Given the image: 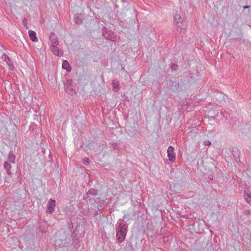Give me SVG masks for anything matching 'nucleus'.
<instances>
[{
    "instance_id": "423d86ee",
    "label": "nucleus",
    "mask_w": 251,
    "mask_h": 251,
    "mask_svg": "<svg viewBox=\"0 0 251 251\" xmlns=\"http://www.w3.org/2000/svg\"><path fill=\"white\" fill-rule=\"evenodd\" d=\"M167 85L168 87L173 92H176L179 87V84L178 82L176 81H173L171 80L169 81V82L167 83Z\"/></svg>"
},
{
    "instance_id": "6ab92c4d",
    "label": "nucleus",
    "mask_w": 251,
    "mask_h": 251,
    "mask_svg": "<svg viewBox=\"0 0 251 251\" xmlns=\"http://www.w3.org/2000/svg\"><path fill=\"white\" fill-rule=\"evenodd\" d=\"M65 90L66 91V92L69 95H74L75 94V89L72 88V87H69L68 88L65 89Z\"/></svg>"
},
{
    "instance_id": "4be33fe9",
    "label": "nucleus",
    "mask_w": 251,
    "mask_h": 251,
    "mask_svg": "<svg viewBox=\"0 0 251 251\" xmlns=\"http://www.w3.org/2000/svg\"><path fill=\"white\" fill-rule=\"evenodd\" d=\"M82 161L83 163L85 165H88L90 162L89 160V159L87 157H85V158H82Z\"/></svg>"
},
{
    "instance_id": "bb28decb",
    "label": "nucleus",
    "mask_w": 251,
    "mask_h": 251,
    "mask_svg": "<svg viewBox=\"0 0 251 251\" xmlns=\"http://www.w3.org/2000/svg\"><path fill=\"white\" fill-rule=\"evenodd\" d=\"M118 144H117V143H116L114 142V143H113L112 144V146L113 147V148L114 149H116V148H118Z\"/></svg>"
},
{
    "instance_id": "b1692460",
    "label": "nucleus",
    "mask_w": 251,
    "mask_h": 251,
    "mask_svg": "<svg viewBox=\"0 0 251 251\" xmlns=\"http://www.w3.org/2000/svg\"><path fill=\"white\" fill-rule=\"evenodd\" d=\"M178 68V66L176 64H173L171 67V69L173 71H176Z\"/></svg>"
},
{
    "instance_id": "ddd939ff",
    "label": "nucleus",
    "mask_w": 251,
    "mask_h": 251,
    "mask_svg": "<svg viewBox=\"0 0 251 251\" xmlns=\"http://www.w3.org/2000/svg\"><path fill=\"white\" fill-rule=\"evenodd\" d=\"M15 158L16 156L14 154L13 151H10L8 156V162L14 163L15 162Z\"/></svg>"
},
{
    "instance_id": "a878e982",
    "label": "nucleus",
    "mask_w": 251,
    "mask_h": 251,
    "mask_svg": "<svg viewBox=\"0 0 251 251\" xmlns=\"http://www.w3.org/2000/svg\"><path fill=\"white\" fill-rule=\"evenodd\" d=\"M89 198V195L87 192L86 194L83 196V200H86Z\"/></svg>"
},
{
    "instance_id": "7c9ffc66",
    "label": "nucleus",
    "mask_w": 251,
    "mask_h": 251,
    "mask_svg": "<svg viewBox=\"0 0 251 251\" xmlns=\"http://www.w3.org/2000/svg\"><path fill=\"white\" fill-rule=\"evenodd\" d=\"M250 7V5H245L243 7V9H247Z\"/></svg>"
},
{
    "instance_id": "0eeeda50",
    "label": "nucleus",
    "mask_w": 251,
    "mask_h": 251,
    "mask_svg": "<svg viewBox=\"0 0 251 251\" xmlns=\"http://www.w3.org/2000/svg\"><path fill=\"white\" fill-rule=\"evenodd\" d=\"M167 154L169 160L171 162H174L176 159V154L174 152V148L169 146L167 150Z\"/></svg>"
},
{
    "instance_id": "72a5a7b5",
    "label": "nucleus",
    "mask_w": 251,
    "mask_h": 251,
    "mask_svg": "<svg viewBox=\"0 0 251 251\" xmlns=\"http://www.w3.org/2000/svg\"><path fill=\"white\" fill-rule=\"evenodd\" d=\"M248 212H249V211H245V213H248Z\"/></svg>"
},
{
    "instance_id": "1a4fd4ad",
    "label": "nucleus",
    "mask_w": 251,
    "mask_h": 251,
    "mask_svg": "<svg viewBox=\"0 0 251 251\" xmlns=\"http://www.w3.org/2000/svg\"><path fill=\"white\" fill-rule=\"evenodd\" d=\"M244 197L245 200L248 203H251V193L249 189L244 190Z\"/></svg>"
},
{
    "instance_id": "c85d7f7f",
    "label": "nucleus",
    "mask_w": 251,
    "mask_h": 251,
    "mask_svg": "<svg viewBox=\"0 0 251 251\" xmlns=\"http://www.w3.org/2000/svg\"><path fill=\"white\" fill-rule=\"evenodd\" d=\"M27 23V20L26 19H24L23 21V25L25 26Z\"/></svg>"
},
{
    "instance_id": "dca6fc26",
    "label": "nucleus",
    "mask_w": 251,
    "mask_h": 251,
    "mask_svg": "<svg viewBox=\"0 0 251 251\" xmlns=\"http://www.w3.org/2000/svg\"><path fill=\"white\" fill-rule=\"evenodd\" d=\"M1 58L2 59L6 62V63L10 67L11 66V65H10V62H11V60L10 59V58L9 57V56H8L6 54L4 53L3 54V55H2V57H1Z\"/></svg>"
},
{
    "instance_id": "5701e85b",
    "label": "nucleus",
    "mask_w": 251,
    "mask_h": 251,
    "mask_svg": "<svg viewBox=\"0 0 251 251\" xmlns=\"http://www.w3.org/2000/svg\"><path fill=\"white\" fill-rule=\"evenodd\" d=\"M74 22L77 24H80L81 20L79 17H75L74 19Z\"/></svg>"
},
{
    "instance_id": "2eb2a0df",
    "label": "nucleus",
    "mask_w": 251,
    "mask_h": 251,
    "mask_svg": "<svg viewBox=\"0 0 251 251\" xmlns=\"http://www.w3.org/2000/svg\"><path fill=\"white\" fill-rule=\"evenodd\" d=\"M232 153L233 156L235 158H239L240 151L238 148H233L232 151Z\"/></svg>"
},
{
    "instance_id": "39448f33",
    "label": "nucleus",
    "mask_w": 251,
    "mask_h": 251,
    "mask_svg": "<svg viewBox=\"0 0 251 251\" xmlns=\"http://www.w3.org/2000/svg\"><path fill=\"white\" fill-rule=\"evenodd\" d=\"M55 206V201L51 199H50L47 204V212L50 214L52 213L54 211Z\"/></svg>"
},
{
    "instance_id": "9b49d317",
    "label": "nucleus",
    "mask_w": 251,
    "mask_h": 251,
    "mask_svg": "<svg viewBox=\"0 0 251 251\" xmlns=\"http://www.w3.org/2000/svg\"><path fill=\"white\" fill-rule=\"evenodd\" d=\"M113 91L118 92L120 90L119 82L117 79L113 80L112 82Z\"/></svg>"
},
{
    "instance_id": "cd10ccee",
    "label": "nucleus",
    "mask_w": 251,
    "mask_h": 251,
    "mask_svg": "<svg viewBox=\"0 0 251 251\" xmlns=\"http://www.w3.org/2000/svg\"><path fill=\"white\" fill-rule=\"evenodd\" d=\"M204 144L206 146H209L211 144V143L209 141H204Z\"/></svg>"
},
{
    "instance_id": "c756f323",
    "label": "nucleus",
    "mask_w": 251,
    "mask_h": 251,
    "mask_svg": "<svg viewBox=\"0 0 251 251\" xmlns=\"http://www.w3.org/2000/svg\"><path fill=\"white\" fill-rule=\"evenodd\" d=\"M99 150H96V151L100 152L101 151V150L103 149V148H100V146H99Z\"/></svg>"
},
{
    "instance_id": "393cba45",
    "label": "nucleus",
    "mask_w": 251,
    "mask_h": 251,
    "mask_svg": "<svg viewBox=\"0 0 251 251\" xmlns=\"http://www.w3.org/2000/svg\"><path fill=\"white\" fill-rule=\"evenodd\" d=\"M208 178L210 180H213L214 178V175H213V173H211L210 174H208Z\"/></svg>"
},
{
    "instance_id": "473e14b6",
    "label": "nucleus",
    "mask_w": 251,
    "mask_h": 251,
    "mask_svg": "<svg viewBox=\"0 0 251 251\" xmlns=\"http://www.w3.org/2000/svg\"><path fill=\"white\" fill-rule=\"evenodd\" d=\"M248 212H249V211H245V213H248Z\"/></svg>"
},
{
    "instance_id": "9d476101",
    "label": "nucleus",
    "mask_w": 251,
    "mask_h": 251,
    "mask_svg": "<svg viewBox=\"0 0 251 251\" xmlns=\"http://www.w3.org/2000/svg\"><path fill=\"white\" fill-rule=\"evenodd\" d=\"M62 67L63 69L66 70L67 72H70L71 71V67L67 60H64L63 61Z\"/></svg>"
},
{
    "instance_id": "7ed1b4c3",
    "label": "nucleus",
    "mask_w": 251,
    "mask_h": 251,
    "mask_svg": "<svg viewBox=\"0 0 251 251\" xmlns=\"http://www.w3.org/2000/svg\"><path fill=\"white\" fill-rule=\"evenodd\" d=\"M183 19L178 14H176L174 16V22L176 26L177 31L181 32L183 29Z\"/></svg>"
},
{
    "instance_id": "f3484780",
    "label": "nucleus",
    "mask_w": 251,
    "mask_h": 251,
    "mask_svg": "<svg viewBox=\"0 0 251 251\" xmlns=\"http://www.w3.org/2000/svg\"><path fill=\"white\" fill-rule=\"evenodd\" d=\"M51 50L53 52V53L55 55H59V50L57 47V46H55V47L51 46L50 47Z\"/></svg>"
},
{
    "instance_id": "4468645a",
    "label": "nucleus",
    "mask_w": 251,
    "mask_h": 251,
    "mask_svg": "<svg viewBox=\"0 0 251 251\" xmlns=\"http://www.w3.org/2000/svg\"><path fill=\"white\" fill-rule=\"evenodd\" d=\"M4 167L7 173L9 175H11V172L10 171V169L11 168V165L10 164V162H8V161L5 162L4 164Z\"/></svg>"
},
{
    "instance_id": "a211bd4d",
    "label": "nucleus",
    "mask_w": 251,
    "mask_h": 251,
    "mask_svg": "<svg viewBox=\"0 0 251 251\" xmlns=\"http://www.w3.org/2000/svg\"><path fill=\"white\" fill-rule=\"evenodd\" d=\"M72 82L73 80L72 79H67L66 81L64 83L65 89L68 88L69 87H72Z\"/></svg>"
},
{
    "instance_id": "f257e3e1",
    "label": "nucleus",
    "mask_w": 251,
    "mask_h": 251,
    "mask_svg": "<svg viewBox=\"0 0 251 251\" xmlns=\"http://www.w3.org/2000/svg\"><path fill=\"white\" fill-rule=\"evenodd\" d=\"M118 224V226L116 229V238L119 242L122 243L126 238L127 231V226L122 223H119Z\"/></svg>"
},
{
    "instance_id": "f03ea898",
    "label": "nucleus",
    "mask_w": 251,
    "mask_h": 251,
    "mask_svg": "<svg viewBox=\"0 0 251 251\" xmlns=\"http://www.w3.org/2000/svg\"><path fill=\"white\" fill-rule=\"evenodd\" d=\"M243 34L241 29L239 28H234L232 29L228 34V37L230 40L235 39H241L243 37Z\"/></svg>"
},
{
    "instance_id": "20e7f679",
    "label": "nucleus",
    "mask_w": 251,
    "mask_h": 251,
    "mask_svg": "<svg viewBox=\"0 0 251 251\" xmlns=\"http://www.w3.org/2000/svg\"><path fill=\"white\" fill-rule=\"evenodd\" d=\"M102 35L107 40L112 42H114L116 40V37L114 35L113 32L111 30H109L105 27H103L102 28Z\"/></svg>"
},
{
    "instance_id": "aec40b11",
    "label": "nucleus",
    "mask_w": 251,
    "mask_h": 251,
    "mask_svg": "<svg viewBox=\"0 0 251 251\" xmlns=\"http://www.w3.org/2000/svg\"><path fill=\"white\" fill-rule=\"evenodd\" d=\"M87 193L89 195L97 196L98 194V191L96 189H90Z\"/></svg>"
},
{
    "instance_id": "f8f14e48",
    "label": "nucleus",
    "mask_w": 251,
    "mask_h": 251,
    "mask_svg": "<svg viewBox=\"0 0 251 251\" xmlns=\"http://www.w3.org/2000/svg\"><path fill=\"white\" fill-rule=\"evenodd\" d=\"M28 35L32 41L37 42L38 41V39L36 36V33L35 31L31 30H29Z\"/></svg>"
},
{
    "instance_id": "6e6552de",
    "label": "nucleus",
    "mask_w": 251,
    "mask_h": 251,
    "mask_svg": "<svg viewBox=\"0 0 251 251\" xmlns=\"http://www.w3.org/2000/svg\"><path fill=\"white\" fill-rule=\"evenodd\" d=\"M50 40L51 46L55 47L58 46L59 42L57 38L55 36L54 33L51 32L50 35Z\"/></svg>"
},
{
    "instance_id": "2f4dec72",
    "label": "nucleus",
    "mask_w": 251,
    "mask_h": 251,
    "mask_svg": "<svg viewBox=\"0 0 251 251\" xmlns=\"http://www.w3.org/2000/svg\"><path fill=\"white\" fill-rule=\"evenodd\" d=\"M129 217V215L126 214H125V215L124 216V219H125L126 218H127Z\"/></svg>"
},
{
    "instance_id": "412c9836",
    "label": "nucleus",
    "mask_w": 251,
    "mask_h": 251,
    "mask_svg": "<svg viewBox=\"0 0 251 251\" xmlns=\"http://www.w3.org/2000/svg\"><path fill=\"white\" fill-rule=\"evenodd\" d=\"M126 248L127 250H128L132 251L133 250L132 245L131 244L130 241L127 242V243L126 244Z\"/></svg>"
}]
</instances>
